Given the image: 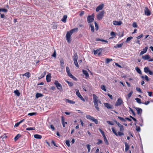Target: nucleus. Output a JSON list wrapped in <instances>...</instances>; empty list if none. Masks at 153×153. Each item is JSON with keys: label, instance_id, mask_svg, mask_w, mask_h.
<instances>
[{"label": "nucleus", "instance_id": "obj_38", "mask_svg": "<svg viewBox=\"0 0 153 153\" xmlns=\"http://www.w3.org/2000/svg\"><path fill=\"white\" fill-rule=\"evenodd\" d=\"M66 102L70 104H74L75 102L69 99H66Z\"/></svg>", "mask_w": 153, "mask_h": 153}, {"label": "nucleus", "instance_id": "obj_63", "mask_svg": "<svg viewBox=\"0 0 153 153\" xmlns=\"http://www.w3.org/2000/svg\"><path fill=\"white\" fill-rule=\"evenodd\" d=\"M100 131L101 132V133L102 134V135L103 136H104L105 137V135L104 134V132L100 129Z\"/></svg>", "mask_w": 153, "mask_h": 153}, {"label": "nucleus", "instance_id": "obj_45", "mask_svg": "<svg viewBox=\"0 0 153 153\" xmlns=\"http://www.w3.org/2000/svg\"><path fill=\"white\" fill-rule=\"evenodd\" d=\"M118 118L122 122H125L126 121V120L122 117L118 116Z\"/></svg>", "mask_w": 153, "mask_h": 153}, {"label": "nucleus", "instance_id": "obj_13", "mask_svg": "<svg viewBox=\"0 0 153 153\" xmlns=\"http://www.w3.org/2000/svg\"><path fill=\"white\" fill-rule=\"evenodd\" d=\"M113 24L114 25H120L122 24V22L121 21H113Z\"/></svg>", "mask_w": 153, "mask_h": 153}, {"label": "nucleus", "instance_id": "obj_27", "mask_svg": "<svg viewBox=\"0 0 153 153\" xmlns=\"http://www.w3.org/2000/svg\"><path fill=\"white\" fill-rule=\"evenodd\" d=\"M86 117L88 119H89L92 120L94 118V117L88 115H86Z\"/></svg>", "mask_w": 153, "mask_h": 153}, {"label": "nucleus", "instance_id": "obj_16", "mask_svg": "<svg viewBox=\"0 0 153 153\" xmlns=\"http://www.w3.org/2000/svg\"><path fill=\"white\" fill-rule=\"evenodd\" d=\"M104 105L108 108V109H112L113 107L109 103H105L104 104Z\"/></svg>", "mask_w": 153, "mask_h": 153}, {"label": "nucleus", "instance_id": "obj_7", "mask_svg": "<svg viewBox=\"0 0 153 153\" xmlns=\"http://www.w3.org/2000/svg\"><path fill=\"white\" fill-rule=\"evenodd\" d=\"M104 11L103 10L101 11L97 15V18L98 20H100L102 19L104 13Z\"/></svg>", "mask_w": 153, "mask_h": 153}, {"label": "nucleus", "instance_id": "obj_53", "mask_svg": "<svg viewBox=\"0 0 153 153\" xmlns=\"http://www.w3.org/2000/svg\"><path fill=\"white\" fill-rule=\"evenodd\" d=\"M57 25L56 24H55L53 25V26H52V28L53 29H57Z\"/></svg>", "mask_w": 153, "mask_h": 153}, {"label": "nucleus", "instance_id": "obj_2", "mask_svg": "<svg viewBox=\"0 0 153 153\" xmlns=\"http://www.w3.org/2000/svg\"><path fill=\"white\" fill-rule=\"evenodd\" d=\"M72 34V32H71L70 31L67 32L66 35V38L68 42L70 43L71 40V36Z\"/></svg>", "mask_w": 153, "mask_h": 153}, {"label": "nucleus", "instance_id": "obj_5", "mask_svg": "<svg viewBox=\"0 0 153 153\" xmlns=\"http://www.w3.org/2000/svg\"><path fill=\"white\" fill-rule=\"evenodd\" d=\"M123 102L122 99L121 98H118L115 104V106H120L121 104L123 103Z\"/></svg>", "mask_w": 153, "mask_h": 153}, {"label": "nucleus", "instance_id": "obj_41", "mask_svg": "<svg viewBox=\"0 0 153 153\" xmlns=\"http://www.w3.org/2000/svg\"><path fill=\"white\" fill-rule=\"evenodd\" d=\"M133 39V37L131 36L127 38V39L126 41V42L127 43L130 41L131 39Z\"/></svg>", "mask_w": 153, "mask_h": 153}, {"label": "nucleus", "instance_id": "obj_12", "mask_svg": "<svg viewBox=\"0 0 153 153\" xmlns=\"http://www.w3.org/2000/svg\"><path fill=\"white\" fill-rule=\"evenodd\" d=\"M134 108L137 111V114L141 115L142 113V109L140 108L137 107H135Z\"/></svg>", "mask_w": 153, "mask_h": 153}, {"label": "nucleus", "instance_id": "obj_42", "mask_svg": "<svg viewBox=\"0 0 153 153\" xmlns=\"http://www.w3.org/2000/svg\"><path fill=\"white\" fill-rule=\"evenodd\" d=\"M62 121L63 126V127H65V124L64 119L63 117H62Z\"/></svg>", "mask_w": 153, "mask_h": 153}, {"label": "nucleus", "instance_id": "obj_37", "mask_svg": "<svg viewBox=\"0 0 153 153\" xmlns=\"http://www.w3.org/2000/svg\"><path fill=\"white\" fill-rule=\"evenodd\" d=\"M90 25L91 28V31L93 33L94 32V26L93 25H92L91 24H90Z\"/></svg>", "mask_w": 153, "mask_h": 153}, {"label": "nucleus", "instance_id": "obj_55", "mask_svg": "<svg viewBox=\"0 0 153 153\" xmlns=\"http://www.w3.org/2000/svg\"><path fill=\"white\" fill-rule=\"evenodd\" d=\"M107 123H108V124L109 125H114V123L112 121H107Z\"/></svg>", "mask_w": 153, "mask_h": 153}, {"label": "nucleus", "instance_id": "obj_39", "mask_svg": "<svg viewBox=\"0 0 153 153\" xmlns=\"http://www.w3.org/2000/svg\"><path fill=\"white\" fill-rule=\"evenodd\" d=\"M135 100L137 101V102L139 104H141L142 103L141 102V100L140 99L138 98H135Z\"/></svg>", "mask_w": 153, "mask_h": 153}, {"label": "nucleus", "instance_id": "obj_4", "mask_svg": "<svg viewBox=\"0 0 153 153\" xmlns=\"http://www.w3.org/2000/svg\"><path fill=\"white\" fill-rule=\"evenodd\" d=\"M54 84L56 85L57 89L60 91H61L62 90V88L61 85L59 83L57 80H55L54 82Z\"/></svg>", "mask_w": 153, "mask_h": 153}, {"label": "nucleus", "instance_id": "obj_23", "mask_svg": "<svg viewBox=\"0 0 153 153\" xmlns=\"http://www.w3.org/2000/svg\"><path fill=\"white\" fill-rule=\"evenodd\" d=\"M135 69L136 70V71L138 73L140 74H142L141 71L140 69L138 67H136L135 68Z\"/></svg>", "mask_w": 153, "mask_h": 153}, {"label": "nucleus", "instance_id": "obj_3", "mask_svg": "<svg viewBox=\"0 0 153 153\" xmlns=\"http://www.w3.org/2000/svg\"><path fill=\"white\" fill-rule=\"evenodd\" d=\"M74 62L75 66L77 68H79V65L77 62L78 56L76 53H75L73 57Z\"/></svg>", "mask_w": 153, "mask_h": 153}, {"label": "nucleus", "instance_id": "obj_24", "mask_svg": "<svg viewBox=\"0 0 153 153\" xmlns=\"http://www.w3.org/2000/svg\"><path fill=\"white\" fill-rule=\"evenodd\" d=\"M141 78L142 79H144L145 78V79L147 81H149L150 80V79L149 78L148 76L146 75H145V76H141Z\"/></svg>", "mask_w": 153, "mask_h": 153}, {"label": "nucleus", "instance_id": "obj_34", "mask_svg": "<svg viewBox=\"0 0 153 153\" xmlns=\"http://www.w3.org/2000/svg\"><path fill=\"white\" fill-rule=\"evenodd\" d=\"M15 94L18 96L19 97L20 95V93L18 90H16L14 91Z\"/></svg>", "mask_w": 153, "mask_h": 153}, {"label": "nucleus", "instance_id": "obj_43", "mask_svg": "<svg viewBox=\"0 0 153 153\" xmlns=\"http://www.w3.org/2000/svg\"><path fill=\"white\" fill-rule=\"evenodd\" d=\"M20 136L21 135L20 134H17L15 137L14 140H16L19 138V137H20Z\"/></svg>", "mask_w": 153, "mask_h": 153}, {"label": "nucleus", "instance_id": "obj_10", "mask_svg": "<svg viewBox=\"0 0 153 153\" xmlns=\"http://www.w3.org/2000/svg\"><path fill=\"white\" fill-rule=\"evenodd\" d=\"M102 51L101 49H97L96 50L94 51V55H96L98 54V55H100Z\"/></svg>", "mask_w": 153, "mask_h": 153}, {"label": "nucleus", "instance_id": "obj_52", "mask_svg": "<svg viewBox=\"0 0 153 153\" xmlns=\"http://www.w3.org/2000/svg\"><path fill=\"white\" fill-rule=\"evenodd\" d=\"M45 74H42L41 76H39V79H41L43 77H44L45 76V75L46 74V71H45Z\"/></svg>", "mask_w": 153, "mask_h": 153}, {"label": "nucleus", "instance_id": "obj_20", "mask_svg": "<svg viewBox=\"0 0 153 153\" xmlns=\"http://www.w3.org/2000/svg\"><path fill=\"white\" fill-rule=\"evenodd\" d=\"M118 125H117L120 128V130L121 131H123L124 130V128L123 126L121 124H120V123H117Z\"/></svg>", "mask_w": 153, "mask_h": 153}, {"label": "nucleus", "instance_id": "obj_46", "mask_svg": "<svg viewBox=\"0 0 153 153\" xmlns=\"http://www.w3.org/2000/svg\"><path fill=\"white\" fill-rule=\"evenodd\" d=\"M35 127H30V128H26V130H34L35 129Z\"/></svg>", "mask_w": 153, "mask_h": 153}, {"label": "nucleus", "instance_id": "obj_47", "mask_svg": "<svg viewBox=\"0 0 153 153\" xmlns=\"http://www.w3.org/2000/svg\"><path fill=\"white\" fill-rule=\"evenodd\" d=\"M92 121L94 122L96 124H98V121L96 119L94 118H93Z\"/></svg>", "mask_w": 153, "mask_h": 153}, {"label": "nucleus", "instance_id": "obj_11", "mask_svg": "<svg viewBox=\"0 0 153 153\" xmlns=\"http://www.w3.org/2000/svg\"><path fill=\"white\" fill-rule=\"evenodd\" d=\"M93 102L94 103L98 102V97L95 94H93Z\"/></svg>", "mask_w": 153, "mask_h": 153}, {"label": "nucleus", "instance_id": "obj_17", "mask_svg": "<svg viewBox=\"0 0 153 153\" xmlns=\"http://www.w3.org/2000/svg\"><path fill=\"white\" fill-rule=\"evenodd\" d=\"M51 74H49L48 75H47L46 76V81L47 82H50L51 81Z\"/></svg>", "mask_w": 153, "mask_h": 153}, {"label": "nucleus", "instance_id": "obj_28", "mask_svg": "<svg viewBox=\"0 0 153 153\" xmlns=\"http://www.w3.org/2000/svg\"><path fill=\"white\" fill-rule=\"evenodd\" d=\"M98 102H96V103H94L95 107V108H96V109L98 111H99L100 108L98 107Z\"/></svg>", "mask_w": 153, "mask_h": 153}, {"label": "nucleus", "instance_id": "obj_54", "mask_svg": "<svg viewBox=\"0 0 153 153\" xmlns=\"http://www.w3.org/2000/svg\"><path fill=\"white\" fill-rule=\"evenodd\" d=\"M117 134H118V136H120L124 135V134L123 133L121 132L120 131L118 132Z\"/></svg>", "mask_w": 153, "mask_h": 153}, {"label": "nucleus", "instance_id": "obj_64", "mask_svg": "<svg viewBox=\"0 0 153 153\" xmlns=\"http://www.w3.org/2000/svg\"><path fill=\"white\" fill-rule=\"evenodd\" d=\"M7 137V136L5 134H4L1 136V138H2V139H4V138H6Z\"/></svg>", "mask_w": 153, "mask_h": 153}, {"label": "nucleus", "instance_id": "obj_44", "mask_svg": "<svg viewBox=\"0 0 153 153\" xmlns=\"http://www.w3.org/2000/svg\"><path fill=\"white\" fill-rule=\"evenodd\" d=\"M125 151L126 152H127L129 149V146L128 144H125Z\"/></svg>", "mask_w": 153, "mask_h": 153}, {"label": "nucleus", "instance_id": "obj_19", "mask_svg": "<svg viewBox=\"0 0 153 153\" xmlns=\"http://www.w3.org/2000/svg\"><path fill=\"white\" fill-rule=\"evenodd\" d=\"M82 71L83 73L85 75L86 78H87L88 77H89V74L86 70H83Z\"/></svg>", "mask_w": 153, "mask_h": 153}, {"label": "nucleus", "instance_id": "obj_60", "mask_svg": "<svg viewBox=\"0 0 153 153\" xmlns=\"http://www.w3.org/2000/svg\"><path fill=\"white\" fill-rule=\"evenodd\" d=\"M52 56L55 58L56 57V53L55 51H54L53 54L52 55Z\"/></svg>", "mask_w": 153, "mask_h": 153}, {"label": "nucleus", "instance_id": "obj_30", "mask_svg": "<svg viewBox=\"0 0 153 153\" xmlns=\"http://www.w3.org/2000/svg\"><path fill=\"white\" fill-rule=\"evenodd\" d=\"M43 96V94L41 93H37L36 95V97L38 98L39 97H42Z\"/></svg>", "mask_w": 153, "mask_h": 153}, {"label": "nucleus", "instance_id": "obj_58", "mask_svg": "<svg viewBox=\"0 0 153 153\" xmlns=\"http://www.w3.org/2000/svg\"><path fill=\"white\" fill-rule=\"evenodd\" d=\"M87 148L88 149V152H89L90 151V145L89 144H88L87 146Z\"/></svg>", "mask_w": 153, "mask_h": 153}, {"label": "nucleus", "instance_id": "obj_62", "mask_svg": "<svg viewBox=\"0 0 153 153\" xmlns=\"http://www.w3.org/2000/svg\"><path fill=\"white\" fill-rule=\"evenodd\" d=\"M136 89L137 91H139V92L141 93H142L141 90L140 88L137 87L136 88Z\"/></svg>", "mask_w": 153, "mask_h": 153}, {"label": "nucleus", "instance_id": "obj_33", "mask_svg": "<svg viewBox=\"0 0 153 153\" xmlns=\"http://www.w3.org/2000/svg\"><path fill=\"white\" fill-rule=\"evenodd\" d=\"M30 73L29 72H27L26 73L22 75V76H25L26 77H27L28 78H29L30 77Z\"/></svg>", "mask_w": 153, "mask_h": 153}, {"label": "nucleus", "instance_id": "obj_59", "mask_svg": "<svg viewBox=\"0 0 153 153\" xmlns=\"http://www.w3.org/2000/svg\"><path fill=\"white\" fill-rule=\"evenodd\" d=\"M103 137H104V141H105V143H108V141L106 139V137H105H105L104 136H103Z\"/></svg>", "mask_w": 153, "mask_h": 153}, {"label": "nucleus", "instance_id": "obj_1", "mask_svg": "<svg viewBox=\"0 0 153 153\" xmlns=\"http://www.w3.org/2000/svg\"><path fill=\"white\" fill-rule=\"evenodd\" d=\"M95 14L93 13L91 15L88 16L87 17V22L88 23L93 22L94 20Z\"/></svg>", "mask_w": 153, "mask_h": 153}, {"label": "nucleus", "instance_id": "obj_36", "mask_svg": "<svg viewBox=\"0 0 153 153\" xmlns=\"http://www.w3.org/2000/svg\"><path fill=\"white\" fill-rule=\"evenodd\" d=\"M78 30V28H74V29H71V30L70 31L71 32H72V34L75 31H77Z\"/></svg>", "mask_w": 153, "mask_h": 153}, {"label": "nucleus", "instance_id": "obj_6", "mask_svg": "<svg viewBox=\"0 0 153 153\" xmlns=\"http://www.w3.org/2000/svg\"><path fill=\"white\" fill-rule=\"evenodd\" d=\"M47 146L49 149H56V147H58V145L56 144H47Z\"/></svg>", "mask_w": 153, "mask_h": 153}, {"label": "nucleus", "instance_id": "obj_48", "mask_svg": "<svg viewBox=\"0 0 153 153\" xmlns=\"http://www.w3.org/2000/svg\"><path fill=\"white\" fill-rule=\"evenodd\" d=\"M129 111H131V113H132L134 116H135L136 115V114L135 112L134 111L133 109L131 108H129Z\"/></svg>", "mask_w": 153, "mask_h": 153}, {"label": "nucleus", "instance_id": "obj_57", "mask_svg": "<svg viewBox=\"0 0 153 153\" xmlns=\"http://www.w3.org/2000/svg\"><path fill=\"white\" fill-rule=\"evenodd\" d=\"M136 130L138 132H140V128L139 126H136Z\"/></svg>", "mask_w": 153, "mask_h": 153}, {"label": "nucleus", "instance_id": "obj_56", "mask_svg": "<svg viewBox=\"0 0 153 153\" xmlns=\"http://www.w3.org/2000/svg\"><path fill=\"white\" fill-rule=\"evenodd\" d=\"M132 26L134 27H137V24L135 22H134L132 24Z\"/></svg>", "mask_w": 153, "mask_h": 153}, {"label": "nucleus", "instance_id": "obj_32", "mask_svg": "<svg viewBox=\"0 0 153 153\" xmlns=\"http://www.w3.org/2000/svg\"><path fill=\"white\" fill-rule=\"evenodd\" d=\"M113 60L111 59L107 58L105 59V63L106 64L109 63L110 62L112 61Z\"/></svg>", "mask_w": 153, "mask_h": 153}, {"label": "nucleus", "instance_id": "obj_25", "mask_svg": "<svg viewBox=\"0 0 153 153\" xmlns=\"http://www.w3.org/2000/svg\"><path fill=\"white\" fill-rule=\"evenodd\" d=\"M34 138L36 139H41L42 137L41 135L38 134H34Z\"/></svg>", "mask_w": 153, "mask_h": 153}, {"label": "nucleus", "instance_id": "obj_15", "mask_svg": "<svg viewBox=\"0 0 153 153\" xmlns=\"http://www.w3.org/2000/svg\"><path fill=\"white\" fill-rule=\"evenodd\" d=\"M148 48L147 47H146L144 48L143 49V51H141L140 54V55H142L146 53L147 50Z\"/></svg>", "mask_w": 153, "mask_h": 153}, {"label": "nucleus", "instance_id": "obj_22", "mask_svg": "<svg viewBox=\"0 0 153 153\" xmlns=\"http://www.w3.org/2000/svg\"><path fill=\"white\" fill-rule=\"evenodd\" d=\"M67 18V16L66 15H65L61 19V21L64 22H66V19Z\"/></svg>", "mask_w": 153, "mask_h": 153}, {"label": "nucleus", "instance_id": "obj_50", "mask_svg": "<svg viewBox=\"0 0 153 153\" xmlns=\"http://www.w3.org/2000/svg\"><path fill=\"white\" fill-rule=\"evenodd\" d=\"M133 91H131L127 95L129 99L131 96V95L133 94Z\"/></svg>", "mask_w": 153, "mask_h": 153}, {"label": "nucleus", "instance_id": "obj_61", "mask_svg": "<svg viewBox=\"0 0 153 153\" xmlns=\"http://www.w3.org/2000/svg\"><path fill=\"white\" fill-rule=\"evenodd\" d=\"M66 71L67 73L70 72V70L68 66L66 67Z\"/></svg>", "mask_w": 153, "mask_h": 153}, {"label": "nucleus", "instance_id": "obj_8", "mask_svg": "<svg viewBox=\"0 0 153 153\" xmlns=\"http://www.w3.org/2000/svg\"><path fill=\"white\" fill-rule=\"evenodd\" d=\"M76 94L77 96L80 99L83 101H85V100L83 98L82 96L81 95L78 90H77L76 92Z\"/></svg>", "mask_w": 153, "mask_h": 153}, {"label": "nucleus", "instance_id": "obj_40", "mask_svg": "<svg viewBox=\"0 0 153 153\" xmlns=\"http://www.w3.org/2000/svg\"><path fill=\"white\" fill-rule=\"evenodd\" d=\"M101 88L105 91H106V90L105 88V87L104 85H101Z\"/></svg>", "mask_w": 153, "mask_h": 153}, {"label": "nucleus", "instance_id": "obj_21", "mask_svg": "<svg viewBox=\"0 0 153 153\" xmlns=\"http://www.w3.org/2000/svg\"><path fill=\"white\" fill-rule=\"evenodd\" d=\"M95 40L96 41H102V42H106V43H108V41L107 40H105L104 39H100V38H97L96 39H95Z\"/></svg>", "mask_w": 153, "mask_h": 153}, {"label": "nucleus", "instance_id": "obj_51", "mask_svg": "<svg viewBox=\"0 0 153 153\" xmlns=\"http://www.w3.org/2000/svg\"><path fill=\"white\" fill-rule=\"evenodd\" d=\"M94 24L95 25V30H97L98 29V25L97 24L96 22H94Z\"/></svg>", "mask_w": 153, "mask_h": 153}, {"label": "nucleus", "instance_id": "obj_9", "mask_svg": "<svg viewBox=\"0 0 153 153\" xmlns=\"http://www.w3.org/2000/svg\"><path fill=\"white\" fill-rule=\"evenodd\" d=\"M145 14L146 15L149 16L151 14V12L147 7H146L145 9Z\"/></svg>", "mask_w": 153, "mask_h": 153}, {"label": "nucleus", "instance_id": "obj_14", "mask_svg": "<svg viewBox=\"0 0 153 153\" xmlns=\"http://www.w3.org/2000/svg\"><path fill=\"white\" fill-rule=\"evenodd\" d=\"M103 4H100L96 8V10L97 12L99 11L100 10H101L103 7Z\"/></svg>", "mask_w": 153, "mask_h": 153}, {"label": "nucleus", "instance_id": "obj_26", "mask_svg": "<svg viewBox=\"0 0 153 153\" xmlns=\"http://www.w3.org/2000/svg\"><path fill=\"white\" fill-rule=\"evenodd\" d=\"M123 45V43L117 44L115 46H114V48H120Z\"/></svg>", "mask_w": 153, "mask_h": 153}, {"label": "nucleus", "instance_id": "obj_49", "mask_svg": "<svg viewBox=\"0 0 153 153\" xmlns=\"http://www.w3.org/2000/svg\"><path fill=\"white\" fill-rule=\"evenodd\" d=\"M37 114L36 112L30 113L28 114V115L30 116L35 115Z\"/></svg>", "mask_w": 153, "mask_h": 153}, {"label": "nucleus", "instance_id": "obj_18", "mask_svg": "<svg viewBox=\"0 0 153 153\" xmlns=\"http://www.w3.org/2000/svg\"><path fill=\"white\" fill-rule=\"evenodd\" d=\"M142 58L144 60H149L150 58L149 55H145L144 56H142Z\"/></svg>", "mask_w": 153, "mask_h": 153}, {"label": "nucleus", "instance_id": "obj_35", "mask_svg": "<svg viewBox=\"0 0 153 153\" xmlns=\"http://www.w3.org/2000/svg\"><path fill=\"white\" fill-rule=\"evenodd\" d=\"M65 81L67 83L69 86H72L74 85V84L72 82H69L68 80H66Z\"/></svg>", "mask_w": 153, "mask_h": 153}, {"label": "nucleus", "instance_id": "obj_31", "mask_svg": "<svg viewBox=\"0 0 153 153\" xmlns=\"http://www.w3.org/2000/svg\"><path fill=\"white\" fill-rule=\"evenodd\" d=\"M111 129L113 132L114 133V134L117 136H118V134L117 132V131L115 129L114 127H112L111 128Z\"/></svg>", "mask_w": 153, "mask_h": 153}, {"label": "nucleus", "instance_id": "obj_29", "mask_svg": "<svg viewBox=\"0 0 153 153\" xmlns=\"http://www.w3.org/2000/svg\"><path fill=\"white\" fill-rule=\"evenodd\" d=\"M144 71L145 73H147L150 71L149 68L148 67H145L144 69Z\"/></svg>", "mask_w": 153, "mask_h": 153}]
</instances>
